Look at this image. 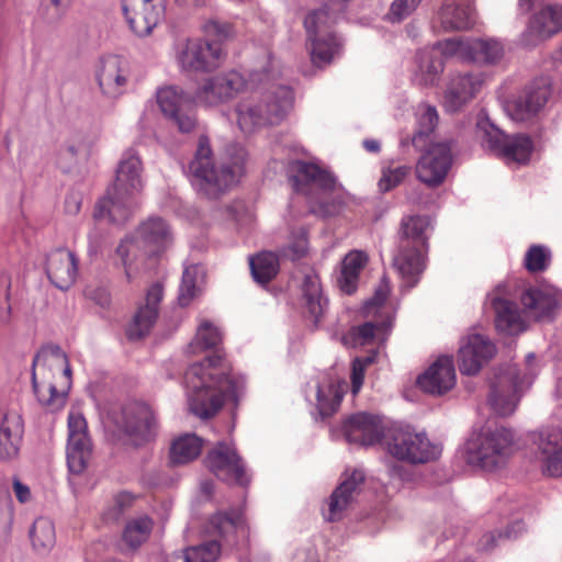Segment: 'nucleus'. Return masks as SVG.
<instances>
[{
  "label": "nucleus",
  "instance_id": "nucleus-1",
  "mask_svg": "<svg viewBox=\"0 0 562 562\" xmlns=\"http://www.w3.org/2000/svg\"><path fill=\"white\" fill-rule=\"evenodd\" d=\"M222 341L220 328L204 319L189 345L192 353L214 351L203 361L190 366L184 374L190 411L200 418L213 417L225 401H237L244 385L243 378L232 373L231 363L221 348Z\"/></svg>",
  "mask_w": 562,
  "mask_h": 562
},
{
  "label": "nucleus",
  "instance_id": "nucleus-2",
  "mask_svg": "<svg viewBox=\"0 0 562 562\" xmlns=\"http://www.w3.org/2000/svg\"><path fill=\"white\" fill-rule=\"evenodd\" d=\"M246 159L245 148L233 144L217 161L209 137L201 135L189 170L199 191L207 199L215 200L238 183L245 173Z\"/></svg>",
  "mask_w": 562,
  "mask_h": 562
},
{
  "label": "nucleus",
  "instance_id": "nucleus-3",
  "mask_svg": "<svg viewBox=\"0 0 562 562\" xmlns=\"http://www.w3.org/2000/svg\"><path fill=\"white\" fill-rule=\"evenodd\" d=\"M32 385L40 405L48 412L60 411L71 387V368L58 346L40 349L33 359Z\"/></svg>",
  "mask_w": 562,
  "mask_h": 562
},
{
  "label": "nucleus",
  "instance_id": "nucleus-4",
  "mask_svg": "<svg viewBox=\"0 0 562 562\" xmlns=\"http://www.w3.org/2000/svg\"><path fill=\"white\" fill-rule=\"evenodd\" d=\"M142 171L143 165L137 154L133 149L126 150L119 164L113 186L95 206L94 217H108L114 224H124L135 209L136 196L143 190Z\"/></svg>",
  "mask_w": 562,
  "mask_h": 562
},
{
  "label": "nucleus",
  "instance_id": "nucleus-5",
  "mask_svg": "<svg viewBox=\"0 0 562 562\" xmlns=\"http://www.w3.org/2000/svg\"><path fill=\"white\" fill-rule=\"evenodd\" d=\"M514 451L513 431L502 426H485L465 445L468 463L487 471L505 465Z\"/></svg>",
  "mask_w": 562,
  "mask_h": 562
},
{
  "label": "nucleus",
  "instance_id": "nucleus-6",
  "mask_svg": "<svg viewBox=\"0 0 562 562\" xmlns=\"http://www.w3.org/2000/svg\"><path fill=\"white\" fill-rule=\"evenodd\" d=\"M385 447L393 458L411 464L428 463L441 454V448L432 443L425 432H417L411 427L387 428Z\"/></svg>",
  "mask_w": 562,
  "mask_h": 562
},
{
  "label": "nucleus",
  "instance_id": "nucleus-7",
  "mask_svg": "<svg viewBox=\"0 0 562 562\" xmlns=\"http://www.w3.org/2000/svg\"><path fill=\"white\" fill-rule=\"evenodd\" d=\"M293 100V91L289 87L281 86L267 94L265 100L258 104H239L237 108L238 125L245 133H250L256 127L278 125L292 108Z\"/></svg>",
  "mask_w": 562,
  "mask_h": 562
},
{
  "label": "nucleus",
  "instance_id": "nucleus-8",
  "mask_svg": "<svg viewBox=\"0 0 562 562\" xmlns=\"http://www.w3.org/2000/svg\"><path fill=\"white\" fill-rule=\"evenodd\" d=\"M336 21L337 15L327 7L308 13L304 20L311 60L317 67L330 64L339 54L341 44L331 30Z\"/></svg>",
  "mask_w": 562,
  "mask_h": 562
},
{
  "label": "nucleus",
  "instance_id": "nucleus-9",
  "mask_svg": "<svg viewBox=\"0 0 562 562\" xmlns=\"http://www.w3.org/2000/svg\"><path fill=\"white\" fill-rule=\"evenodd\" d=\"M204 464L227 484L247 485L250 479L245 462L232 441H217L206 453Z\"/></svg>",
  "mask_w": 562,
  "mask_h": 562
},
{
  "label": "nucleus",
  "instance_id": "nucleus-10",
  "mask_svg": "<svg viewBox=\"0 0 562 562\" xmlns=\"http://www.w3.org/2000/svg\"><path fill=\"white\" fill-rule=\"evenodd\" d=\"M452 161L451 140L430 143L416 162V178L428 188H437L446 180Z\"/></svg>",
  "mask_w": 562,
  "mask_h": 562
},
{
  "label": "nucleus",
  "instance_id": "nucleus-11",
  "mask_svg": "<svg viewBox=\"0 0 562 562\" xmlns=\"http://www.w3.org/2000/svg\"><path fill=\"white\" fill-rule=\"evenodd\" d=\"M246 88L245 77L231 70L204 79L195 92V100L202 105L216 106L234 100Z\"/></svg>",
  "mask_w": 562,
  "mask_h": 562
},
{
  "label": "nucleus",
  "instance_id": "nucleus-12",
  "mask_svg": "<svg viewBox=\"0 0 562 562\" xmlns=\"http://www.w3.org/2000/svg\"><path fill=\"white\" fill-rule=\"evenodd\" d=\"M117 425L136 446L151 441L157 435V420L151 408L142 402L125 404L121 411Z\"/></svg>",
  "mask_w": 562,
  "mask_h": 562
},
{
  "label": "nucleus",
  "instance_id": "nucleus-13",
  "mask_svg": "<svg viewBox=\"0 0 562 562\" xmlns=\"http://www.w3.org/2000/svg\"><path fill=\"white\" fill-rule=\"evenodd\" d=\"M157 103L165 117L170 120L182 133H190L196 125L193 102L181 89L166 87L157 91Z\"/></svg>",
  "mask_w": 562,
  "mask_h": 562
},
{
  "label": "nucleus",
  "instance_id": "nucleus-14",
  "mask_svg": "<svg viewBox=\"0 0 562 562\" xmlns=\"http://www.w3.org/2000/svg\"><path fill=\"white\" fill-rule=\"evenodd\" d=\"M92 445L85 417L78 413L68 416L67 464L74 474L82 473L91 458Z\"/></svg>",
  "mask_w": 562,
  "mask_h": 562
},
{
  "label": "nucleus",
  "instance_id": "nucleus-15",
  "mask_svg": "<svg viewBox=\"0 0 562 562\" xmlns=\"http://www.w3.org/2000/svg\"><path fill=\"white\" fill-rule=\"evenodd\" d=\"M225 57L223 47L210 41L190 40L180 54L181 67L189 71H212Z\"/></svg>",
  "mask_w": 562,
  "mask_h": 562
},
{
  "label": "nucleus",
  "instance_id": "nucleus-16",
  "mask_svg": "<svg viewBox=\"0 0 562 562\" xmlns=\"http://www.w3.org/2000/svg\"><path fill=\"white\" fill-rule=\"evenodd\" d=\"M128 78V65L121 56L108 55L99 60L95 79L104 95L110 98L121 95L125 91Z\"/></svg>",
  "mask_w": 562,
  "mask_h": 562
},
{
  "label": "nucleus",
  "instance_id": "nucleus-17",
  "mask_svg": "<svg viewBox=\"0 0 562 562\" xmlns=\"http://www.w3.org/2000/svg\"><path fill=\"white\" fill-rule=\"evenodd\" d=\"M288 175L295 191L307 194L310 187H316L323 191H333L336 186L330 172L316 164L303 160H292L288 164Z\"/></svg>",
  "mask_w": 562,
  "mask_h": 562
},
{
  "label": "nucleus",
  "instance_id": "nucleus-18",
  "mask_svg": "<svg viewBox=\"0 0 562 562\" xmlns=\"http://www.w3.org/2000/svg\"><path fill=\"white\" fill-rule=\"evenodd\" d=\"M495 351V346L488 338L480 334L467 336L459 349L460 372L468 375L476 374L492 359Z\"/></svg>",
  "mask_w": 562,
  "mask_h": 562
},
{
  "label": "nucleus",
  "instance_id": "nucleus-19",
  "mask_svg": "<svg viewBox=\"0 0 562 562\" xmlns=\"http://www.w3.org/2000/svg\"><path fill=\"white\" fill-rule=\"evenodd\" d=\"M551 95L548 78H538L526 87L524 92L508 104L514 120L525 121L536 115Z\"/></svg>",
  "mask_w": 562,
  "mask_h": 562
},
{
  "label": "nucleus",
  "instance_id": "nucleus-20",
  "mask_svg": "<svg viewBox=\"0 0 562 562\" xmlns=\"http://www.w3.org/2000/svg\"><path fill=\"white\" fill-rule=\"evenodd\" d=\"M518 376L514 371L497 374L491 383L488 404L499 416L513 414L518 405Z\"/></svg>",
  "mask_w": 562,
  "mask_h": 562
},
{
  "label": "nucleus",
  "instance_id": "nucleus-21",
  "mask_svg": "<svg viewBox=\"0 0 562 562\" xmlns=\"http://www.w3.org/2000/svg\"><path fill=\"white\" fill-rule=\"evenodd\" d=\"M345 438L350 443L373 446L382 439L385 441L386 430L380 419L367 413L350 416L344 424Z\"/></svg>",
  "mask_w": 562,
  "mask_h": 562
},
{
  "label": "nucleus",
  "instance_id": "nucleus-22",
  "mask_svg": "<svg viewBox=\"0 0 562 562\" xmlns=\"http://www.w3.org/2000/svg\"><path fill=\"white\" fill-rule=\"evenodd\" d=\"M453 361L448 356L439 357L424 373L418 375L417 385L425 393L443 395L456 385Z\"/></svg>",
  "mask_w": 562,
  "mask_h": 562
},
{
  "label": "nucleus",
  "instance_id": "nucleus-23",
  "mask_svg": "<svg viewBox=\"0 0 562 562\" xmlns=\"http://www.w3.org/2000/svg\"><path fill=\"white\" fill-rule=\"evenodd\" d=\"M363 483L364 473L361 470L355 469L344 473L341 483L334 490L328 501V514L326 515L328 521H337L342 518Z\"/></svg>",
  "mask_w": 562,
  "mask_h": 562
},
{
  "label": "nucleus",
  "instance_id": "nucleus-24",
  "mask_svg": "<svg viewBox=\"0 0 562 562\" xmlns=\"http://www.w3.org/2000/svg\"><path fill=\"white\" fill-rule=\"evenodd\" d=\"M483 83L484 77L482 72H467L452 77L445 93L447 111H459L476 95Z\"/></svg>",
  "mask_w": 562,
  "mask_h": 562
},
{
  "label": "nucleus",
  "instance_id": "nucleus-25",
  "mask_svg": "<svg viewBox=\"0 0 562 562\" xmlns=\"http://www.w3.org/2000/svg\"><path fill=\"white\" fill-rule=\"evenodd\" d=\"M46 273L56 288L68 290L78 274V258L68 249H55L47 256Z\"/></svg>",
  "mask_w": 562,
  "mask_h": 562
},
{
  "label": "nucleus",
  "instance_id": "nucleus-26",
  "mask_svg": "<svg viewBox=\"0 0 562 562\" xmlns=\"http://www.w3.org/2000/svg\"><path fill=\"white\" fill-rule=\"evenodd\" d=\"M562 31V5L549 4L531 18L525 34L527 45L546 41Z\"/></svg>",
  "mask_w": 562,
  "mask_h": 562
},
{
  "label": "nucleus",
  "instance_id": "nucleus-27",
  "mask_svg": "<svg viewBox=\"0 0 562 562\" xmlns=\"http://www.w3.org/2000/svg\"><path fill=\"white\" fill-rule=\"evenodd\" d=\"M161 299L162 286L159 283L153 284L147 291L145 305L137 310L126 330L130 339H139L149 334L157 321Z\"/></svg>",
  "mask_w": 562,
  "mask_h": 562
},
{
  "label": "nucleus",
  "instance_id": "nucleus-28",
  "mask_svg": "<svg viewBox=\"0 0 562 562\" xmlns=\"http://www.w3.org/2000/svg\"><path fill=\"white\" fill-rule=\"evenodd\" d=\"M427 248L404 246L398 243L397 252L393 258V266L400 273L407 288L415 286L424 269Z\"/></svg>",
  "mask_w": 562,
  "mask_h": 562
},
{
  "label": "nucleus",
  "instance_id": "nucleus-29",
  "mask_svg": "<svg viewBox=\"0 0 562 562\" xmlns=\"http://www.w3.org/2000/svg\"><path fill=\"white\" fill-rule=\"evenodd\" d=\"M538 451L542 473L552 477L562 476V431L551 429L542 432Z\"/></svg>",
  "mask_w": 562,
  "mask_h": 562
},
{
  "label": "nucleus",
  "instance_id": "nucleus-30",
  "mask_svg": "<svg viewBox=\"0 0 562 562\" xmlns=\"http://www.w3.org/2000/svg\"><path fill=\"white\" fill-rule=\"evenodd\" d=\"M24 432L23 420L16 413H7L0 423V460L18 457Z\"/></svg>",
  "mask_w": 562,
  "mask_h": 562
},
{
  "label": "nucleus",
  "instance_id": "nucleus-31",
  "mask_svg": "<svg viewBox=\"0 0 562 562\" xmlns=\"http://www.w3.org/2000/svg\"><path fill=\"white\" fill-rule=\"evenodd\" d=\"M171 232L161 217H149L137 229V241L149 255H157L171 243Z\"/></svg>",
  "mask_w": 562,
  "mask_h": 562
},
{
  "label": "nucleus",
  "instance_id": "nucleus-32",
  "mask_svg": "<svg viewBox=\"0 0 562 562\" xmlns=\"http://www.w3.org/2000/svg\"><path fill=\"white\" fill-rule=\"evenodd\" d=\"M393 317L391 314L379 312L375 321L366 322L362 325L353 326L345 336V340L352 346H366L378 338L384 339L392 327Z\"/></svg>",
  "mask_w": 562,
  "mask_h": 562
},
{
  "label": "nucleus",
  "instance_id": "nucleus-33",
  "mask_svg": "<svg viewBox=\"0 0 562 562\" xmlns=\"http://www.w3.org/2000/svg\"><path fill=\"white\" fill-rule=\"evenodd\" d=\"M559 301L558 292L551 288H529L521 295L524 307L537 317L550 315Z\"/></svg>",
  "mask_w": 562,
  "mask_h": 562
},
{
  "label": "nucleus",
  "instance_id": "nucleus-34",
  "mask_svg": "<svg viewBox=\"0 0 562 562\" xmlns=\"http://www.w3.org/2000/svg\"><path fill=\"white\" fill-rule=\"evenodd\" d=\"M495 312V326L499 331L515 335L525 329L517 305L508 300L495 297L492 301Z\"/></svg>",
  "mask_w": 562,
  "mask_h": 562
},
{
  "label": "nucleus",
  "instance_id": "nucleus-35",
  "mask_svg": "<svg viewBox=\"0 0 562 562\" xmlns=\"http://www.w3.org/2000/svg\"><path fill=\"white\" fill-rule=\"evenodd\" d=\"M469 49V59L479 65H496L504 55V44L496 38H471Z\"/></svg>",
  "mask_w": 562,
  "mask_h": 562
},
{
  "label": "nucleus",
  "instance_id": "nucleus-36",
  "mask_svg": "<svg viewBox=\"0 0 562 562\" xmlns=\"http://www.w3.org/2000/svg\"><path fill=\"white\" fill-rule=\"evenodd\" d=\"M367 262L368 256L360 250H352L345 256L338 279L339 286L344 293L352 294L357 290L360 272Z\"/></svg>",
  "mask_w": 562,
  "mask_h": 562
},
{
  "label": "nucleus",
  "instance_id": "nucleus-37",
  "mask_svg": "<svg viewBox=\"0 0 562 562\" xmlns=\"http://www.w3.org/2000/svg\"><path fill=\"white\" fill-rule=\"evenodd\" d=\"M302 292L305 308L315 321H318L327 305V300L323 296L319 277L314 270L305 273Z\"/></svg>",
  "mask_w": 562,
  "mask_h": 562
},
{
  "label": "nucleus",
  "instance_id": "nucleus-38",
  "mask_svg": "<svg viewBox=\"0 0 562 562\" xmlns=\"http://www.w3.org/2000/svg\"><path fill=\"white\" fill-rule=\"evenodd\" d=\"M429 220L426 216L408 215L402 218L400 241L404 246L427 248L426 231Z\"/></svg>",
  "mask_w": 562,
  "mask_h": 562
},
{
  "label": "nucleus",
  "instance_id": "nucleus-39",
  "mask_svg": "<svg viewBox=\"0 0 562 562\" xmlns=\"http://www.w3.org/2000/svg\"><path fill=\"white\" fill-rule=\"evenodd\" d=\"M473 9L470 4L445 3L438 19L445 31H462L471 25Z\"/></svg>",
  "mask_w": 562,
  "mask_h": 562
},
{
  "label": "nucleus",
  "instance_id": "nucleus-40",
  "mask_svg": "<svg viewBox=\"0 0 562 562\" xmlns=\"http://www.w3.org/2000/svg\"><path fill=\"white\" fill-rule=\"evenodd\" d=\"M203 440L194 434L176 438L170 447V462L186 464L196 459L202 450Z\"/></svg>",
  "mask_w": 562,
  "mask_h": 562
},
{
  "label": "nucleus",
  "instance_id": "nucleus-41",
  "mask_svg": "<svg viewBox=\"0 0 562 562\" xmlns=\"http://www.w3.org/2000/svg\"><path fill=\"white\" fill-rule=\"evenodd\" d=\"M154 525V520L147 515L130 519L122 535L124 543L131 549L139 548L149 539Z\"/></svg>",
  "mask_w": 562,
  "mask_h": 562
},
{
  "label": "nucleus",
  "instance_id": "nucleus-42",
  "mask_svg": "<svg viewBox=\"0 0 562 562\" xmlns=\"http://www.w3.org/2000/svg\"><path fill=\"white\" fill-rule=\"evenodd\" d=\"M254 279L260 284H267L274 279L279 272V259L271 251H263L249 260Z\"/></svg>",
  "mask_w": 562,
  "mask_h": 562
},
{
  "label": "nucleus",
  "instance_id": "nucleus-43",
  "mask_svg": "<svg viewBox=\"0 0 562 562\" xmlns=\"http://www.w3.org/2000/svg\"><path fill=\"white\" fill-rule=\"evenodd\" d=\"M123 10L132 31L139 36L148 35L160 20L161 12L157 8L145 10L142 7L140 11L132 13L128 7L124 4Z\"/></svg>",
  "mask_w": 562,
  "mask_h": 562
},
{
  "label": "nucleus",
  "instance_id": "nucleus-44",
  "mask_svg": "<svg viewBox=\"0 0 562 562\" xmlns=\"http://www.w3.org/2000/svg\"><path fill=\"white\" fill-rule=\"evenodd\" d=\"M533 149V143L528 135L517 134L507 137L498 156L508 161L526 164Z\"/></svg>",
  "mask_w": 562,
  "mask_h": 562
},
{
  "label": "nucleus",
  "instance_id": "nucleus-45",
  "mask_svg": "<svg viewBox=\"0 0 562 562\" xmlns=\"http://www.w3.org/2000/svg\"><path fill=\"white\" fill-rule=\"evenodd\" d=\"M439 121L438 112L435 106L423 105L418 112V128L413 136L412 144L417 149H423L427 144V138L435 131Z\"/></svg>",
  "mask_w": 562,
  "mask_h": 562
},
{
  "label": "nucleus",
  "instance_id": "nucleus-46",
  "mask_svg": "<svg viewBox=\"0 0 562 562\" xmlns=\"http://www.w3.org/2000/svg\"><path fill=\"white\" fill-rule=\"evenodd\" d=\"M30 538L33 548L38 552H46L50 550L56 541L55 526L53 521L47 518H37L30 531Z\"/></svg>",
  "mask_w": 562,
  "mask_h": 562
},
{
  "label": "nucleus",
  "instance_id": "nucleus-47",
  "mask_svg": "<svg viewBox=\"0 0 562 562\" xmlns=\"http://www.w3.org/2000/svg\"><path fill=\"white\" fill-rule=\"evenodd\" d=\"M482 146L499 155L508 135H505L490 121H482L477 124Z\"/></svg>",
  "mask_w": 562,
  "mask_h": 562
},
{
  "label": "nucleus",
  "instance_id": "nucleus-48",
  "mask_svg": "<svg viewBox=\"0 0 562 562\" xmlns=\"http://www.w3.org/2000/svg\"><path fill=\"white\" fill-rule=\"evenodd\" d=\"M220 552V543L212 540L200 546L187 548L182 553V558L184 562H215Z\"/></svg>",
  "mask_w": 562,
  "mask_h": 562
},
{
  "label": "nucleus",
  "instance_id": "nucleus-49",
  "mask_svg": "<svg viewBox=\"0 0 562 562\" xmlns=\"http://www.w3.org/2000/svg\"><path fill=\"white\" fill-rule=\"evenodd\" d=\"M136 501V495L121 491L113 495L112 503L103 512L105 521H117L127 510H130Z\"/></svg>",
  "mask_w": 562,
  "mask_h": 562
},
{
  "label": "nucleus",
  "instance_id": "nucleus-50",
  "mask_svg": "<svg viewBox=\"0 0 562 562\" xmlns=\"http://www.w3.org/2000/svg\"><path fill=\"white\" fill-rule=\"evenodd\" d=\"M419 70L422 72L420 81L425 86L434 85L439 75L443 71V60L441 57H434L432 53H422L419 57Z\"/></svg>",
  "mask_w": 562,
  "mask_h": 562
},
{
  "label": "nucleus",
  "instance_id": "nucleus-51",
  "mask_svg": "<svg viewBox=\"0 0 562 562\" xmlns=\"http://www.w3.org/2000/svg\"><path fill=\"white\" fill-rule=\"evenodd\" d=\"M240 524L241 519L237 514L217 513L210 519V531L225 539L234 535Z\"/></svg>",
  "mask_w": 562,
  "mask_h": 562
},
{
  "label": "nucleus",
  "instance_id": "nucleus-52",
  "mask_svg": "<svg viewBox=\"0 0 562 562\" xmlns=\"http://www.w3.org/2000/svg\"><path fill=\"white\" fill-rule=\"evenodd\" d=\"M550 261V250L542 245H531L525 255V268L530 273H537L547 270Z\"/></svg>",
  "mask_w": 562,
  "mask_h": 562
},
{
  "label": "nucleus",
  "instance_id": "nucleus-53",
  "mask_svg": "<svg viewBox=\"0 0 562 562\" xmlns=\"http://www.w3.org/2000/svg\"><path fill=\"white\" fill-rule=\"evenodd\" d=\"M308 251V238L307 229L305 227H299L293 229L290 235L288 246L283 249V255L289 257L291 260H299L307 255Z\"/></svg>",
  "mask_w": 562,
  "mask_h": 562
},
{
  "label": "nucleus",
  "instance_id": "nucleus-54",
  "mask_svg": "<svg viewBox=\"0 0 562 562\" xmlns=\"http://www.w3.org/2000/svg\"><path fill=\"white\" fill-rule=\"evenodd\" d=\"M198 267L191 266L184 269L178 296L179 304L187 306L196 296L199 289L196 286Z\"/></svg>",
  "mask_w": 562,
  "mask_h": 562
},
{
  "label": "nucleus",
  "instance_id": "nucleus-55",
  "mask_svg": "<svg viewBox=\"0 0 562 562\" xmlns=\"http://www.w3.org/2000/svg\"><path fill=\"white\" fill-rule=\"evenodd\" d=\"M203 31L207 37L206 41L218 43L221 46L222 42L232 38L235 34L231 23L218 20L207 21L203 26Z\"/></svg>",
  "mask_w": 562,
  "mask_h": 562
},
{
  "label": "nucleus",
  "instance_id": "nucleus-56",
  "mask_svg": "<svg viewBox=\"0 0 562 562\" xmlns=\"http://www.w3.org/2000/svg\"><path fill=\"white\" fill-rule=\"evenodd\" d=\"M411 167L397 166L387 167L382 170V177L379 180V188L382 192L391 191L400 186L404 179L409 175Z\"/></svg>",
  "mask_w": 562,
  "mask_h": 562
},
{
  "label": "nucleus",
  "instance_id": "nucleus-57",
  "mask_svg": "<svg viewBox=\"0 0 562 562\" xmlns=\"http://www.w3.org/2000/svg\"><path fill=\"white\" fill-rule=\"evenodd\" d=\"M341 400V395L334 387H329L327 393L318 387L317 408L322 417L331 416L340 406Z\"/></svg>",
  "mask_w": 562,
  "mask_h": 562
},
{
  "label": "nucleus",
  "instance_id": "nucleus-58",
  "mask_svg": "<svg viewBox=\"0 0 562 562\" xmlns=\"http://www.w3.org/2000/svg\"><path fill=\"white\" fill-rule=\"evenodd\" d=\"M470 41L471 38L463 40L461 37H453L437 43V47L446 57H460L464 60H468V46L470 45Z\"/></svg>",
  "mask_w": 562,
  "mask_h": 562
},
{
  "label": "nucleus",
  "instance_id": "nucleus-59",
  "mask_svg": "<svg viewBox=\"0 0 562 562\" xmlns=\"http://www.w3.org/2000/svg\"><path fill=\"white\" fill-rule=\"evenodd\" d=\"M422 0H394L387 13L391 22H401L411 15L419 5Z\"/></svg>",
  "mask_w": 562,
  "mask_h": 562
},
{
  "label": "nucleus",
  "instance_id": "nucleus-60",
  "mask_svg": "<svg viewBox=\"0 0 562 562\" xmlns=\"http://www.w3.org/2000/svg\"><path fill=\"white\" fill-rule=\"evenodd\" d=\"M372 362V357L356 358L352 361L351 389L353 394L360 391L364 380V371Z\"/></svg>",
  "mask_w": 562,
  "mask_h": 562
},
{
  "label": "nucleus",
  "instance_id": "nucleus-61",
  "mask_svg": "<svg viewBox=\"0 0 562 562\" xmlns=\"http://www.w3.org/2000/svg\"><path fill=\"white\" fill-rule=\"evenodd\" d=\"M389 293V285L386 283H381L379 288L375 290L373 297L366 305L367 313H370L372 307H378V314L379 312H382L384 315L387 314L382 307V305L386 301Z\"/></svg>",
  "mask_w": 562,
  "mask_h": 562
},
{
  "label": "nucleus",
  "instance_id": "nucleus-62",
  "mask_svg": "<svg viewBox=\"0 0 562 562\" xmlns=\"http://www.w3.org/2000/svg\"><path fill=\"white\" fill-rule=\"evenodd\" d=\"M13 492L20 503H26L31 498V491L27 485L19 479L13 480Z\"/></svg>",
  "mask_w": 562,
  "mask_h": 562
},
{
  "label": "nucleus",
  "instance_id": "nucleus-63",
  "mask_svg": "<svg viewBox=\"0 0 562 562\" xmlns=\"http://www.w3.org/2000/svg\"><path fill=\"white\" fill-rule=\"evenodd\" d=\"M78 155V145L75 142H69L59 153V164L63 166L64 159H69L70 162L76 160Z\"/></svg>",
  "mask_w": 562,
  "mask_h": 562
},
{
  "label": "nucleus",
  "instance_id": "nucleus-64",
  "mask_svg": "<svg viewBox=\"0 0 562 562\" xmlns=\"http://www.w3.org/2000/svg\"><path fill=\"white\" fill-rule=\"evenodd\" d=\"M496 537L494 533H486L484 535L480 542L479 548L484 551H488L495 547Z\"/></svg>",
  "mask_w": 562,
  "mask_h": 562
}]
</instances>
